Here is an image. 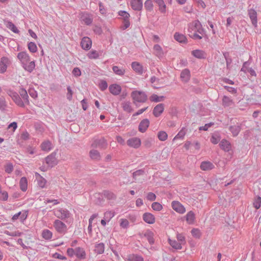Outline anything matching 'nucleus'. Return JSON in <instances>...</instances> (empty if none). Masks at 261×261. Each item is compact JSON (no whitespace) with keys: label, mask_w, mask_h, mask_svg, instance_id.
Wrapping results in <instances>:
<instances>
[{"label":"nucleus","mask_w":261,"mask_h":261,"mask_svg":"<svg viewBox=\"0 0 261 261\" xmlns=\"http://www.w3.org/2000/svg\"><path fill=\"white\" fill-rule=\"evenodd\" d=\"M101 194L108 200H115L116 199V195L112 191L103 190Z\"/></svg>","instance_id":"21"},{"label":"nucleus","mask_w":261,"mask_h":261,"mask_svg":"<svg viewBox=\"0 0 261 261\" xmlns=\"http://www.w3.org/2000/svg\"><path fill=\"white\" fill-rule=\"evenodd\" d=\"M180 78L185 82H188L190 78V71L188 69H185L180 73Z\"/></svg>","instance_id":"23"},{"label":"nucleus","mask_w":261,"mask_h":261,"mask_svg":"<svg viewBox=\"0 0 261 261\" xmlns=\"http://www.w3.org/2000/svg\"><path fill=\"white\" fill-rule=\"evenodd\" d=\"M130 5L133 10L140 11L143 7V2L142 0H131Z\"/></svg>","instance_id":"14"},{"label":"nucleus","mask_w":261,"mask_h":261,"mask_svg":"<svg viewBox=\"0 0 261 261\" xmlns=\"http://www.w3.org/2000/svg\"><path fill=\"white\" fill-rule=\"evenodd\" d=\"M186 218L188 224H193L195 219V214L192 211H190L187 214Z\"/></svg>","instance_id":"33"},{"label":"nucleus","mask_w":261,"mask_h":261,"mask_svg":"<svg viewBox=\"0 0 261 261\" xmlns=\"http://www.w3.org/2000/svg\"><path fill=\"white\" fill-rule=\"evenodd\" d=\"M221 137L218 134H214L211 138V142L214 144H217L220 140Z\"/></svg>","instance_id":"44"},{"label":"nucleus","mask_w":261,"mask_h":261,"mask_svg":"<svg viewBox=\"0 0 261 261\" xmlns=\"http://www.w3.org/2000/svg\"><path fill=\"white\" fill-rule=\"evenodd\" d=\"M143 219L147 223L152 224L155 222L154 216L150 213H145L143 215Z\"/></svg>","instance_id":"17"},{"label":"nucleus","mask_w":261,"mask_h":261,"mask_svg":"<svg viewBox=\"0 0 261 261\" xmlns=\"http://www.w3.org/2000/svg\"><path fill=\"white\" fill-rule=\"evenodd\" d=\"M144 236L146 237L150 244L152 245L154 243L153 238L154 234L150 230H147L144 234Z\"/></svg>","instance_id":"30"},{"label":"nucleus","mask_w":261,"mask_h":261,"mask_svg":"<svg viewBox=\"0 0 261 261\" xmlns=\"http://www.w3.org/2000/svg\"><path fill=\"white\" fill-rule=\"evenodd\" d=\"M107 145V142L103 137H101L100 139H94L91 144L92 147L93 148H98L102 149H106Z\"/></svg>","instance_id":"2"},{"label":"nucleus","mask_w":261,"mask_h":261,"mask_svg":"<svg viewBox=\"0 0 261 261\" xmlns=\"http://www.w3.org/2000/svg\"><path fill=\"white\" fill-rule=\"evenodd\" d=\"M20 188L23 192H25L28 189V180L26 177H22L19 181Z\"/></svg>","instance_id":"28"},{"label":"nucleus","mask_w":261,"mask_h":261,"mask_svg":"<svg viewBox=\"0 0 261 261\" xmlns=\"http://www.w3.org/2000/svg\"><path fill=\"white\" fill-rule=\"evenodd\" d=\"M153 1L158 5L159 7V10L161 13L166 12V6L164 0H153Z\"/></svg>","instance_id":"26"},{"label":"nucleus","mask_w":261,"mask_h":261,"mask_svg":"<svg viewBox=\"0 0 261 261\" xmlns=\"http://www.w3.org/2000/svg\"><path fill=\"white\" fill-rule=\"evenodd\" d=\"M56 155V153L53 152L45 159L46 163L51 168L54 167L58 163Z\"/></svg>","instance_id":"5"},{"label":"nucleus","mask_w":261,"mask_h":261,"mask_svg":"<svg viewBox=\"0 0 261 261\" xmlns=\"http://www.w3.org/2000/svg\"><path fill=\"white\" fill-rule=\"evenodd\" d=\"M19 93L21 98L23 99L24 102L29 104V96L27 91L23 88H21L19 91Z\"/></svg>","instance_id":"34"},{"label":"nucleus","mask_w":261,"mask_h":261,"mask_svg":"<svg viewBox=\"0 0 261 261\" xmlns=\"http://www.w3.org/2000/svg\"><path fill=\"white\" fill-rule=\"evenodd\" d=\"M130 261H144L143 258L138 255H133L129 258Z\"/></svg>","instance_id":"55"},{"label":"nucleus","mask_w":261,"mask_h":261,"mask_svg":"<svg viewBox=\"0 0 261 261\" xmlns=\"http://www.w3.org/2000/svg\"><path fill=\"white\" fill-rule=\"evenodd\" d=\"M90 158L94 160L99 161L100 160L101 156L99 151L97 150L92 149L89 152Z\"/></svg>","instance_id":"27"},{"label":"nucleus","mask_w":261,"mask_h":261,"mask_svg":"<svg viewBox=\"0 0 261 261\" xmlns=\"http://www.w3.org/2000/svg\"><path fill=\"white\" fill-rule=\"evenodd\" d=\"M51 143L49 141L44 142L41 144V148L43 150L48 151L50 149Z\"/></svg>","instance_id":"49"},{"label":"nucleus","mask_w":261,"mask_h":261,"mask_svg":"<svg viewBox=\"0 0 261 261\" xmlns=\"http://www.w3.org/2000/svg\"><path fill=\"white\" fill-rule=\"evenodd\" d=\"M232 100L227 96H224L222 98V105L225 107H230L233 105Z\"/></svg>","instance_id":"32"},{"label":"nucleus","mask_w":261,"mask_h":261,"mask_svg":"<svg viewBox=\"0 0 261 261\" xmlns=\"http://www.w3.org/2000/svg\"><path fill=\"white\" fill-rule=\"evenodd\" d=\"M101 193H96L94 195V198L95 199L94 200L95 203L97 205H101L104 201L103 198L102 197Z\"/></svg>","instance_id":"36"},{"label":"nucleus","mask_w":261,"mask_h":261,"mask_svg":"<svg viewBox=\"0 0 261 261\" xmlns=\"http://www.w3.org/2000/svg\"><path fill=\"white\" fill-rule=\"evenodd\" d=\"M191 54L195 58L199 59H204L206 58V53L202 50L195 49L191 52Z\"/></svg>","instance_id":"11"},{"label":"nucleus","mask_w":261,"mask_h":261,"mask_svg":"<svg viewBox=\"0 0 261 261\" xmlns=\"http://www.w3.org/2000/svg\"><path fill=\"white\" fill-rule=\"evenodd\" d=\"M75 255L80 259H84L86 257V253L83 248L77 247L75 249Z\"/></svg>","instance_id":"24"},{"label":"nucleus","mask_w":261,"mask_h":261,"mask_svg":"<svg viewBox=\"0 0 261 261\" xmlns=\"http://www.w3.org/2000/svg\"><path fill=\"white\" fill-rule=\"evenodd\" d=\"M192 236L196 238H199L201 236L200 230L196 228H193L191 230Z\"/></svg>","instance_id":"56"},{"label":"nucleus","mask_w":261,"mask_h":261,"mask_svg":"<svg viewBox=\"0 0 261 261\" xmlns=\"http://www.w3.org/2000/svg\"><path fill=\"white\" fill-rule=\"evenodd\" d=\"M219 146L221 149L226 152H228L229 150H230L231 148L230 143L225 139H223L220 142Z\"/></svg>","instance_id":"18"},{"label":"nucleus","mask_w":261,"mask_h":261,"mask_svg":"<svg viewBox=\"0 0 261 261\" xmlns=\"http://www.w3.org/2000/svg\"><path fill=\"white\" fill-rule=\"evenodd\" d=\"M164 110V104L159 103L154 108L152 113L155 117H158L163 113Z\"/></svg>","instance_id":"12"},{"label":"nucleus","mask_w":261,"mask_h":261,"mask_svg":"<svg viewBox=\"0 0 261 261\" xmlns=\"http://www.w3.org/2000/svg\"><path fill=\"white\" fill-rule=\"evenodd\" d=\"M92 41L91 39L88 37H84L82 38L81 42L82 48L84 50H89L91 47Z\"/></svg>","instance_id":"7"},{"label":"nucleus","mask_w":261,"mask_h":261,"mask_svg":"<svg viewBox=\"0 0 261 261\" xmlns=\"http://www.w3.org/2000/svg\"><path fill=\"white\" fill-rule=\"evenodd\" d=\"M127 144L135 148H138L141 145V140L138 138H132L127 141Z\"/></svg>","instance_id":"9"},{"label":"nucleus","mask_w":261,"mask_h":261,"mask_svg":"<svg viewBox=\"0 0 261 261\" xmlns=\"http://www.w3.org/2000/svg\"><path fill=\"white\" fill-rule=\"evenodd\" d=\"M169 243L170 245L175 249H181V244L177 242L175 240H171V239H169Z\"/></svg>","instance_id":"39"},{"label":"nucleus","mask_w":261,"mask_h":261,"mask_svg":"<svg viewBox=\"0 0 261 261\" xmlns=\"http://www.w3.org/2000/svg\"><path fill=\"white\" fill-rule=\"evenodd\" d=\"M223 56L225 59L226 63V67L227 69H230V65L232 63V59L231 58H229L228 57V53H223Z\"/></svg>","instance_id":"46"},{"label":"nucleus","mask_w":261,"mask_h":261,"mask_svg":"<svg viewBox=\"0 0 261 261\" xmlns=\"http://www.w3.org/2000/svg\"><path fill=\"white\" fill-rule=\"evenodd\" d=\"M253 206L256 209H258L261 206V197L258 196L254 200L253 202Z\"/></svg>","instance_id":"53"},{"label":"nucleus","mask_w":261,"mask_h":261,"mask_svg":"<svg viewBox=\"0 0 261 261\" xmlns=\"http://www.w3.org/2000/svg\"><path fill=\"white\" fill-rule=\"evenodd\" d=\"M113 70L114 72L119 75H123L125 73V70L123 68H120L117 66H114L113 67Z\"/></svg>","instance_id":"42"},{"label":"nucleus","mask_w":261,"mask_h":261,"mask_svg":"<svg viewBox=\"0 0 261 261\" xmlns=\"http://www.w3.org/2000/svg\"><path fill=\"white\" fill-rule=\"evenodd\" d=\"M229 129L232 133V136L236 137L241 130V124L237 123V125L230 126Z\"/></svg>","instance_id":"20"},{"label":"nucleus","mask_w":261,"mask_h":261,"mask_svg":"<svg viewBox=\"0 0 261 261\" xmlns=\"http://www.w3.org/2000/svg\"><path fill=\"white\" fill-rule=\"evenodd\" d=\"M110 92L114 95H117L120 94L121 91V87L117 84H112L109 86Z\"/></svg>","instance_id":"19"},{"label":"nucleus","mask_w":261,"mask_h":261,"mask_svg":"<svg viewBox=\"0 0 261 261\" xmlns=\"http://www.w3.org/2000/svg\"><path fill=\"white\" fill-rule=\"evenodd\" d=\"M149 124L150 122L148 119L146 118L143 119L139 123L138 126L139 130L141 133L145 132L147 128L149 127Z\"/></svg>","instance_id":"10"},{"label":"nucleus","mask_w":261,"mask_h":261,"mask_svg":"<svg viewBox=\"0 0 261 261\" xmlns=\"http://www.w3.org/2000/svg\"><path fill=\"white\" fill-rule=\"evenodd\" d=\"M194 24L193 25H190L191 27V29L192 30H196L197 29H199L200 28H201L202 27V25L201 24V23L200 22V21L199 20H196L194 22Z\"/></svg>","instance_id":"57"},{"label":"nucleus","mask_w":261,"mask_h":261,"mask_svg":"<svg viewBox=\"0 0 261 261\" xmlns=\"http://www.w3.org/2000/svg\"><path fill=\"white\" fill-rule=\"evenodd\" d=\"M122 108L124 111L130 113L133 111L129 101H126L122 103Z\"/></svg>","instance_id":"38"},{"label":"nucleus","mask_w":261,"mask_h":261,"mask_svg":"<svg viewBox=\"0 0 261 261\" xmlns=\"http://www.w3.org/2000/svg\"><path fill=\"white\" fill-rule=\"evenodd\" d=\"M115 216V213L112 211H107L104 214V218L109 221Z\"/></svg>","instance_id":"48"},{"label":"nucleus","mask_w":261,"mask_h":261,"mask_svg":"<svg viewBox=\"0 0 261 261\" xmlns=\"http://www.w3.org/2000/svg\"><path fill=\"white\" fill-rule=\"evenodd\" d=\"M52 236V232L48 229H45L42 231V236L45 240L50 239Z\"/></svg>","instance_id":"43"},{"label":"nucleus","mask_w":261,"mask_h":261,"mask_svg":"<svg viewBox=\"0 0 261 261\" xmlns=\"http://www.w3.org/2000/svg\"><path fill=\"white\" fill-rule=\"evenodd\" d=\"M54 226L56 231L61 234H65L67 232V226L59 220H56L54 221Z\"/></svg>","instance_id":"3"},{"label":"nucleus","mask_w":261,"mask_h":261,"mask_svg":"<svg viewBox=\"0 0 261 261\" xmlns=\"http://www.w3.org/2000/svg\"><path fill=\"white\" fill-rule=\"evenodd\" d=\"M175 40L180 43H186L187 42V38L183 34H179V33H175L174 35Z\"/></svg>","instance_id":"31"},{"label":"nucleus","mask_w":261,"mask_h":261,"mask_svg":"<svg viewBox=\"0 0 261 261\" xmlns=\"http://www.w3.org/2000/svg\"><path fill=\"white\" fill-rule=\"evenodd\" d=\"M88 57L90 59H97L99 57V54L96 50H92L88 53Z\"/></svg>","instance_id":"51"},{"label":"nucleus","mask_w":261,"mask_h":261,"mask_svg":"<svg viewBox=\"0 0 261 261\" xmlns=\"http://www.w3.org/2000/svg\"><path fill=\"white\" fill-rule=\"evenodd\" d=\"M99 88L101 91H104L108 88V84L106 81H101L99 85Z\"/></svg>","instance_id":"60"},{"label":"nucleus","mask_w":261,"mask_h":261,"mask_svg":"<svg viewBox=\"0 0 261 261\" xmlns=\"http://www.w3.org/2000/svg\"><path fill=\"white\" fill-rule=\"evenodd\" d=\"M45 179L40 176V178L38 180V184L41 188H44L46 184Z\"/></svg>","instance_id":"64"},{"label":"nucleus","mask_w":261,"mask_h":261,"mask_svg":"<svg viewBox=\"0 0 261 261\" xmlns=\"http://www.w3.org/2000/svg\"><path fill=\"white\" fill-rule=\"evenodd\" d=\"M22 67L27 71L30 73H31L33 70L35 68V61H31L29 63L28 65L27 64V63L23 64L22 65Z\"/></svg>","instance_id":"29"},{"label":"nucleus","mask_w":261,"mask_h":261,"mask_svg":"<svg viewBox=\"0 0 261 261\" xmlns=\"http://www.w3.org/2000/svg\"><path fill=\"white\" fill-rule=\"evenodd\" d=\"M81 19L86 25H90L93 21L92 15L88 13H82Z\"/></svg>","instance_id":"8"},{"label":"nucleus","mask_w":261,"mask_h":261,"mask_svg":"<svg viewBox=\"0 0 261 261\" xmlns=\"http://www.w3.org/2000/svg\"><path fill=\"white\" fill-rule=\"evenodd\" d=\"M123 25L120 27L121 29L122 30H125L130 26V22L129 21V19L123 20L122 21Z\"/></svg>","instance_id":"54"},{"label":"nucleus","mask_w":261,"mask_h":261,"mask_svg":"<svg viewBox=\"0 0 261 261\" xmlns=\"http://www.w3.org/2000/svg\"><path fill=\"white\" fill-rule=\"evenodd\" d=\"M67 98L69 101H70L72 99V95H73V92L70 86H68L67 87Z\"/></svg>","instance_id":"58"},{"label":"nucleus","mask_w":261,"mask_h":261,"mask_svg":"<svg viewBox=\"0 0 261 261\" xmlns=\"http://www.w3.org/2000/svg\"><path fill=\"white\" fill-rule=\"evenodd\" d=\"M8 198V193L6 191H2L0 193V200L6 201Z\"/></svg>","instance_id":"61"},{"label":"nucleus","mask_w":261,"mask_h":261,"mask_svg":"<svg viewBox=\"0 0 261 261\" xmlns=\"http://www.w3.org/2000/svg\"><path fill=\"white\" fill-rule=\"evenodd\" d=\"M132 68L136 72L140 74H142L143 72L142 66L137 62H132Z\"/></svg>","instance_id":"22"},{"label":"nucleus","mask_w":261,"mask_h":261,"mask_svg":"<svg viewBox=\"0 0 261 261\" xmlns=\"http://www.w3.org/2000/svg\"><path fill=\"white\" fill-rule=\"evenodd\" d=\"M164 98L165 97L164 96H159L156 94H153L150 96V100L151 101L158 102L163 101L164 100Z\"/></svg>","instance_id":"40"},{"label":"nucleus","mask_w":261,"mask_h":261,"mask_svg":"<svg viewBox=\"0 0 261 261\" xmlns=\"http://www.w3.org/2000/svg\"><path fill=\"white\" fill-rule=\"evenodd\" d=\"M172 207L175 211L179 214H183L186 212L184 206L177 201L172 202Z\"/></svg>","instance_id":"6"},{"label":"nucleus","mask_w":261,"mask_h":261,"mask_svg":"<svg viewBox=\"0 0 261 261\" xmlns=\"http://www.w3.org/2000/svg\"><path fill=\"white\" fill-rule=\"evenodd\" d=\"M95 252L97 254H102L105 251V245L103 243H100L95 245Z\"/></svg>","instance_id":"35"},{"label":"nucleus","mask_w":261,"mask_h":261,"mask_svg":"<svg viewBox=\"0 0 261 261\" xmlns=\"http://www.w3.org/2000/svg\"><path fill=\"white\" fill-rule=\"evenodd\" d=\"M13 170V165L12 163H8L5 166V171L8 173H11Z\"/></svg>","instance_id":"62"},{"label":"nucleus","mask_w":261,"mask_h":261,"mask_svg":"<svg viewBox=\"0 0 261 261\" xmlns=\"http://www.w3.org/2000/svg\"><path fill=\"white\" fill-rule=\"evenodd\" d=\"M9 94L17 106L22 108L24 107V102L17 93L10 91Z\"/></svg>","instance_id":"4"},{"label":"nucleus","mask_w":261,"mask_h":261,"mask_svg":"<svg viewBox=\"0 0 261 261\" xmlns=\"http://www.w3.org/2000/svg\"><path fill=\"white\" fill-rule=\"evenodd\" d=\"M153 54L159 59H161L164 56V52L161 46L156 44H155L153 48Z\"/></svg>","instance_id":"16"},{"label":"nucleus","mask_w":261,"mask_h":261,"mask_svg":"<svg viewBox=\"0 0 261 261\" xmlns=\"http://www.w3.org/2000/svg\"><path fill=\"white\" fill-rule=\"evenodd\" d=\"M144 7L148 11H152L153 5L152 0H146L144 3Z\"/></svg>","instance_id":"41"},{"label":"nucleus","mask_w":261,"mask_h":261,"mask_svg":"<svg viewBox=\"0 0 261 261\" xmlns=\"http://www.w3.org/2000/svg\"><path fill=\"white\" fill-rule=\"evenodd\" d=\"M60 212L61 213V218L62 219H65L69 217V213L67 210L62 209L60 210Z\"/></svg>","instance_id":"59"},{"label":"nucleus","mask_w":261,"mask_h":261,"mask_svg":"<svg viewBox=\"0 0 261 261\" xmlns=\"http://www.w3.org/2000/svg\"><path fill=\"white\" fill-rule=\"evenodd\" d=\"M214 167V165L210 162H202L200 165V168L203 171L212 169Z\"/></svg>","instance_id":"25"},{"label":"nucleus","mask_w":261,"mask_h":261,"mask_svg":"<svg viewBox=\"0 0 261 261\" xmlns=\"http://www.w3.org/2000/svg\"><path fill=\"white\" fill-rule=\"evenodd\" d=\"M6 26L8 28H9L11 31H12L14 33L18 34L19 32V31L17 28V27L15 25V24L11 21H8L6 24Z\"/></svg>","instance_id":"37"},{"label":"nucleus","mask_w":261,"mask_h":261,"mask_svg":"<svg viewBox=\"0 0 261 261\" xmlns=\"http://www.w3.org/2000/svg\"><path fill=\"white\" fill-rule=\"evenodd\" d=\"M153 139L152 138H147L144 142L145 147L149 148L151 146Z\"/></svg>","instance_id":"63"},{"label":"nucleus","mask_w":261,"mask_h":261,"mask_svg":"<svg viewBox=\"0 0 261 261\" xmlns=\"http://www.w3.org/2000/svg\"><path fill=\"white\" fill-rule=\"evenodd\" d=\"M158 137L161 141H165L168 137L167 134L164 131H160L158 133Z\"/></svg>","instance_id":"47"},{"label":"nucleus","mask_w":261,"mask_h":261,"mask_svg":"<svg viewBox=\"0 0 261 261\" xmlns=\"http://www.w3.org/2000/svg\"><path fill=\"white\" fill-rule=\"evenodd\" d=\"M28 46L29 50L33 53H36L37 50V46L34 42H29L28 44Z\"/></svg>","instance_id":"45"},{"label":"nucleus","mask_w":261,"mask_h":261,"mask_svg":"<svg viewBox=\"0 0 261 261\" xmlns=\"http://www.w3.org/2000/svg\"><path fill=\"white\" fill-rule=\"evenodd\" d=\"M151 207L156 211H160L163 208L162 205L157 202H153L151 204Z\"/></svg>","instance_id":"50"},{"label":"nucleus","mask_w":261,"mask_h":261,"mask_svg":"<svg viewBox=\"0 0 261 261\" xmlns=\"http://www.w3.org/2000/svg\"><path fill=\"white\" fill-rule=\"evenodd\" d=\"M17 58L20 61L22 65L29 62L30 60V56L25 51L19 53L17 55Z\"/></svg>","instance_id":"13"},{"label":"nucleus","mask_w":261,"mask_h":261,"mask_svg":"<svg viewBox=\"0 0 261 261\" xmlns=\"http://www.w3.org/2000/svg\"><path fill=\"white\" fill-rule=\"evenodd\" d=\"M134 103L138 107L137 102H145L147 99V96L145 92L140 91H134L131 93Z\"/></svg>","instance_id":"1"},{"label":"nucleus","mask_w":261,"mask_h":261,"mask_svg":"<svg viewBox=\"0 0 261 261\" xmlns=\"http://www.w3.org/2000/svg\"><path fill=\"white\" fill-rule=\"evenodd\" d=\"M248 15L251 20L252 25L254 27H256L257 23L256 12L254 9H251L248 10Z\"/></svg>","instance_id":"15"},{"label":"nucleus","mask_w":261,"mask_h":261,"mask_svg":"<svg viewBox=\"0 0 261 261\" xmlns=\"http://www.w3.org/2000/svg\"><path fill=\"white\" fill-rule=\"evenodd\" d=\"M118 15L122 17L123 20L129 19L130 16L128 13L125 11H120L118 12Z\"/></svg>","instance_id":"52"}]
</instances>
